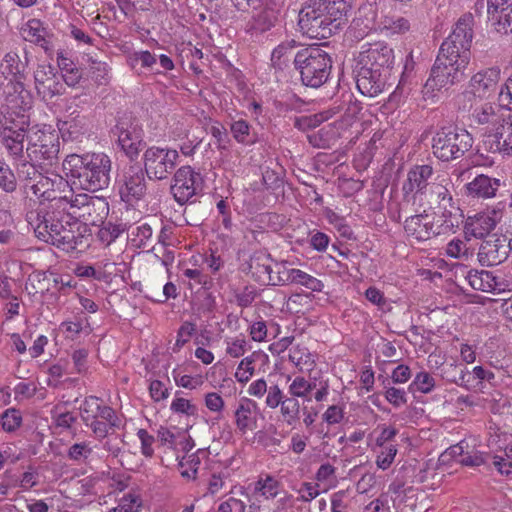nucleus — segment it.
<instances>
[{
  "instance_id": "dca6fc26",
  "label": "nucleus",
  "mask_w": 512,
  "mask_h": 512,
  "mask_svg": "<svg viewBox=\"0 0 512 512\" xmlns=\"http://www.w3.org/2000/svg\"><path fill=\"white\" fill-rule=\"evenodd\" d=\"M202 177L190 166L180 167L174 174L171 192L174 199L181 205L188 202L201 189Z\"/></svg>"
},
{
  "instance_id": "c85d7f7f",
  "label": "nucleus",
  "mask_w": 512,
  "mask_h": 512,
  "mask_svg": "<svg viewBox=\"0 0 512 512\" xmlns=\"http://www.w3.org/2000/svg\"><path fill=\"white\" fill-rule=\"evenodd\" d=\"M270 257L262 252L255 253L249 262V271L256 281L263 285L271 284L273 268L270 265Z\"/></svg>"
},
{
  "instance_id": "aec40b11",
  "label": "nucleus",
  "mask_w": 512,
  "mask_h": 512,
  "mask_svg": "<svg viewBox=\"0 0 512 512\" xmlns=\"http://www.w3.org/2000/svg\"><path fill=\"white\" fill-rule=\"evenodd\" d=\"M466 279L471 288L486 293L500 294L508 290L509 286L506 280L487 270H470Z\"/></svg>"
},
{
  "instance_id": "a18cd8bd",
  "label": "nucleus",
  "mask_w": 512,
  "mask_h": 512,
  "mask_svg": "<svg viewBox=\"0 0 512 512\" xmlns=\"http://www.w3.org/2000/svg\"><path fill=\"white\" fill-rule=\"evenodd\" d=\"M279 482L270 475L265 478L260 477L256 482L255 489L260 491L266 498H274L278 494Z\"/></svg>"
},
{
  "instance_id": "39448f33",
  "label": "nucleus",
  "mask_w": 512,
  "mask_h": 512,
  "mask_svg": "<svg viewBox=\"0 0 512 512\" xmlns=\"http://www.w3.org/2000/svg\"><path fill=\"white\" fill-rule=\"evenodd\" d=\"M67 208L74 220L80 224L98 226L109 213V204L104 197L91 196L86 193L71 195L67 199Z\"/></svg>"
},
{
  "instance_id": "0eeeda50",
  "label": "nucleus",
  "mask_w": 512,
  "mask_h": 512,
  "mask_svg": "<svg viewBox=\"0 0 512 512\" xmlns=\"http://www.w3.org/2000/svg\"><path fill=\"white\" fill-rule=\"evenodd\" d=\"M59 138L58 135L43 130H31L26 145V157L38 163L39 168L51 167L58 161Z\"/></svg>"
},
{
  "instance_id": "a211bd4d",
  "label": "nucleus",
  "mask_w": 512,
  "mask_h": 512,
  "mask_svg": "<svg viewBox=\"0 0 512 512\" xmlns=\"http://www.w3.org/2000/svg\"><path fill=\"white\" fill-rule=\"evenodd\" d=\"M113 133L118 137V144L121 150H123L130 159H134L144 146L142 131L139 126L133 122L119 121Z\"/></svg>"
},
{
  "instance_id": "412c9836",
  "label": "nucleus",
  "mask_w": 512,
  "mask_h": 512,
  "mask_svg": "<svg viewBox=\"0 0 512 512\" xmlns=\"http://www.w3.org/2000/svg\"><path fill=\"white\" fill-rule=\"evenodd\" d=\"M34 81L37 94L42 100H49L60 94L62 85L51 66L39 65L34 72Z\"/></svg>"
},
{
  "instance_id": "338daca9",
  "label": "nucleus",
  "mask_w": 512,
  "mask_h": 512,
  "mask_svg": "<svg viewBox=\"0 0 512 512\" xmlns=\"http://www.w3.org/2000/svg\"><path fill=\"white\" fill-rule=\"evenodd\" d=\"M245 509L246 505L243 501L230 497L219 505L217 512H245Z\"/></svg>"
},
{
  "instance_id": "9b49d317",
  "label": "nucleus",
  "mask_w": 512,
  "mask_h": 512,
  "mask_svg": "<svg viewBox=\"0 0 512 512\" xmlns=\"http://www.w3.org/2000/svg\"><path fill=\"white\" fill-rule=\"evenodd\" d=\"M117 184L121 199L129 204L138 202L146 194L145 171L136 164L125 167L117 176Z\"/></svg>"
},
{
  "instance_id": "bf43d9fd",
  "label": "nucleus",
  "mask_w": 512,
  "mask_h": 512,
  "mask_svg": "<svg viewBox=\"0 0 512 512\" xmlns=\"http://www.w3.org/2000/svg\"><path fill=\"white\" fill-rule=\"evenodd\" d=\"M385 398L394 407H400L407 403V396L405 390L398 389L395 387L387 388L385 392Z\"/></svg>"
},
{
  "instance_id": "603ef678",
  "label": "nucleus",
  "mask_w": 512,
  "mask_h": 512,
  "mask_svg": "<svg viewBox=\"0 0 512 512\" xmlns=\"http://www.w3.org/2000/svg\"><path fill=\"white\" fill-rule=\"evenodd\" d=\"M21 415L15 409L6 410L1 416L2 427L5 431H14L21 424Z\"/></svg>"
},
{
  "instance_id": "7c9ffc66",
  "label": "nucleus",
  "mask_w": 512,
  "mask_h": 512,
  "mask_svg": "<svg viewBox=\"0 0 512 512\" xmlns=\"http://www.w3.org/2000/svg\"><path fill=\"white\" fill-rule=\"evenodd\" d=\"M488 138H491L497 150L510 154L512 152V114L507 119L504 118V122L494 129L493 134H488Z\"/></svg>"
},
{
  "instance_id": "72a5a7b5",
  "label": "nucleus",
  "mask_w": 512,
  "mask_h": 512,
  "mask_svg": "<svg viewBox=\"0 0 512 512\" xmlns=\"http://www.w3.org/2000/svg\"><path fill=\"white\" fill-rule=\"evenodd\" d=\"M5 68L9 74L14 76L16 85L25 78V73L28 67L27 53L24 52L23 59L16 52H9L4 57Z\"/></svg>"
},
{
  "instance_id": "423d86ee",
  "label": "nucleus",
  "mask_w": 512,
  "mask_h": 512,
  "mask_svg": "<svg viewBox=\"0 0 512 512\" xmlns=\"http://www.w3.org/2000/svg\"><path fill=\"white\" fill-rule=\"evenodd\" d=\"M469 63L437 55L424 88L427 90L449 89L467 76Z\"/></svg>"
},
{
  "instance_id": "e433bc0d",
  "label": "nucleus",
  "mask_w": 512,
  "mask_h": 512,
  "mask_svg": "<svg viewBox=\"0 0 512 512\" xmlns=\"http://www.w3.org/2000/svg\"><path fill=\"white\" fill-rule=\"evenodd\" d=\"M444 218L442 226L452 229L459 225V220L462 217L461 210L456 206L453 198H447L444 202H439V207Z\"/></svg>"
},
{
  "instance_id": "4d7b16f0",
  "label": "nucleus",
  "mask_w": 512,
  "mask_h": 512,
  "mask_svg": "<svg viewBox=\"0 0 512 512\" xmlns=\"http://www.w3.org/2000/svg\"><path fill=\"white\" fill-rule=\"evenodd\" d=\"M382 450L380 454L377 456L376 464L379 468L386 470L393 463L394 458L397 454V449L394 445H388L386 447H381Z\"/></svg>"
},
{
  "instance_id": "3c124183",
  "label": "nucleus",
  "mask_w": 512,
  "mask_h": 512,
  "mask_svg": "<svg viewBox=\"0 0 512 512\" xmlns=\"http://www.w3.org/2000/svg\"><path fill=\"white\" fill-rule=\"evenodd\" d=\"M92 453V448L86 443H75L69 447L67 457L76 462L85 461Z\"/></svg>"
},
{
  "instance_id": "ddd939ff",
  "label": "nucleus",
  "mask_w": 512,
  "mask_h": 512,
  "mask_svg": "<svg viewBox=\"0 0 512 512\" xmlns=\"http://www.w3.org/2000/svg\"><path fill=\"white\" fill-rule=\"evenodd\" d=\"M298 25L303 34L309 38L327 39L335 34L325 14L320 12L316 3L300 11Z\"/></svg>"
},
{
  "instance_id": "49530a36",
  "label": "nucleus",
  "mask_w": 512,
  "mask_h": 512,
  "mask_svg": "<svg viewBox=\"0 0 512 512\" xmlns=\"http://www.w3.org/2000/svg\"><path fill=\"white\" fill-rule=\"evenodd\" d=\"M292 283L300 284L314 292H320L324 287L322 281L299 269L295 272Z\"/></svg>"
},
{
  "instance_id": "c756f323",
  "label": "nucleus",
  "mask_w": 512,
  "mask_h": 512,
  "mask_svg": "<svg viewBox=\"0 0 512 512\" xmlns=\"http://www.w3.org/2000/svg\"><path fill=\"white\" fill-rule=\"evenodd\" d=\"M29 133H21L11 130L1 132L2 143L9 155L15 159H22L26 156L25 142L28 143Z\"/></svg>"
},
{
  "instance_id": "4468645a",
  "label": "nucleus",
  "mask_w": 512,
  "mask_h": 512,
  "mask_svg": "<svg viewBox=\"0 0 512 512\" xmlns=\"http://www.w3.org/2000/svg\"><path fill=\"white\" fill-rule=\"evenodd\" d=\"M69 188V183L62 176L52 174L51 176L41 175L39 179L32 183L30 189L33 194L50 202L49 205L57 207L63 206L69 196L62 193Z\"/></svg>"
},
{
  "instance_id": "9d476101",
  "label": "nucleus",
  "mask_w": 512,
  "mask_h": 512,
  "mask_svg": "<svg viewBox=\"0 0 512 512\" xmlns=\"http://www.w3.org/2000/svg\"><path fill=\"white\" fill-rule=\"evenodd\" d=\"M178 158L174 149L150 147L144 153V171L149 179H166L175 169Z\"/></svg>"
},
{
  "instance_id": "393cba45",
  "label": "nucleus",
  "mask_w": 512,
  "mask_h": 512,
  "mask_svg": "<svg viewBox=\"0 0 512 512\" xmlns=\"http://www.w3.org/2000/svg\"><path fill=\"white\" fill-rule=\"evenodd\" d=\"M405 232L409 237L421 242L431 239L440 234L436 231L434 224L428 220V215L418 214L406 218L404 222Z\"/></svg>"
},
{
  "instance_id": "1a4fd4ad",
  "label": "nucleus",
  "mask_w": 512,
  "mask_h": 512,
  "mask_svg": "<svg viewBox=\"0 0 512 512\" xmlns=\"http://www.w3.org/2000/svg\"><path fill=\"white\" fill-rule=\"evenodd\" d=\"M473 30L469 19L461 18L452 33L443 41L438 55L470 63Z\"/></svg>"
},
{
  "instance_id": "8fccbe9b",
  "label": "nucleus",
  "mask_w": 512,
  "mask_h": 512,
  "mask_svg": "<svg viewBox=\"0 0 512 512\" xmlns=\"http://www.w3.org/2000/svg\"><path fill=\"white\" fill-rule=\"evenodd\" d=\"M315 387V384H311L304 377H296L289 386V393L293 397H306Z\"/></svg>"
},
{
  "instance_id": "0e129e2a",
  "label": "nucleus",
  "mask_w": 512,
  "mask_h": 512,
  "mask_svg": "<svg viewBox=\"0 0 512 512\" xmlns=\"http://www.w3.org/2000/svg\"><path fill=\"white\" fill-rule=\"evenodd\" d=\"M171 410L176 413L186 415H194L197 411L196 406L191 404L189 400L184 398H176L171 403Z\"/></svg>"
},
{
  "instance_id": "5701e85b",
  "label": "nucleus",
  "mask_w": 512,
  "mask_h": 512,
  "mask_svg": "<svg viewBox=\"0 0 512 512\" xmlns=\"http://www.w3.org/2000/svg\"><path fill=\"white\" fill-rule=\"evenodd\" d=\"M336 33L346 25L351 5L347 0H321L316 3Z\"/></svg>"
},
{
  "instance_id": "ea45409f",
  "label": "nucleus",
  "mask_w": 512,
  "mask_h": 512,
  "mask_svg": "<svg viewBox=\"0 0 512 512\" xmlns=\"http://www.w3.org/2000/svg\"><path fill=\"white\" fill-rule=\"evenodd\" d=\"M201 450H198L196 453L187 455L182 457L179 461L178 466L180 469V474L187 479H195L198 467L201 463L198 453Z\"/></svg>"
},
{
  "instance_id": "58836bf2",
  "label": "nucleus",
  "mask_w": 512,
  "mask_h": 512,
  "mask_svg": "<svg viewBox=\"0 0 512 512\" xmlns=\"http://www.w3.org/2000/svg\"><path fill=\"white\" fill-rule=\"evenodd\" d=\"M298 269L290 268L287 261L275 263L271 274L270 285H284L293 282L295 272Z\"/></svg>"
},
{
  "instance_id": "5fc2aeb1",
  "label": "nucleus",
  "mask_w": 512,
  "mask_h": 512,
  "mask_svg": "<svg viewBox=\"0 0 512 512\" xmlns=\"http://www.w3.org/2000/svg\"><path fill=\"white\" fill-rule=\"evenodd\" d=\"M123 231L124 228L121 225L108 222L99 230V237L101 241L110 244L118 238Z\"/></svg>"
},
{
  "instance_id": "f257e3e1",
  "label": "nucleus",
  "mask_w": 512,
  "mask_h": 512,
  "mask_svg": "<svg viewBox=\"0 0 512 512\" xmlns=\"http://www.w3.org/2000/svg\"><path fill=\"white\" fill-rule=\"evenodd\" d=\"M36 236L57 248L73 252L83 243L81 224L74 220L67 208L48 205L28 215Z\"/></svg>"
},
{
  "instance_id": "f704fd0d",
  "label": "nucleus",
  "mask_w": 512,
  "mask_h": 512,
  "mask_svg": "<svg viewBox=\"0 0 512 512\" xmlns=\"http://www.w3.org/2000/svg\"><path fill=\"white\" fill-rule=\"evenodd\" d=\"M2 123V131L6 132L7 130H11L21 133H28L31 130H36L35 128H30V116L29 115H18L16 113L7 111L4 114Z\"/></svg>"
},
{
  "instance_id": "2f4dec72",
  "label": "nucleus",
  "mask_w": 512,
  "mask_h": 512,
  "mask_svg": "<svg viewBox=\"0 0 512 512\" xmlns=\"http://www.w3.org/2000/svg\"><path fill=\"white\" fill-rule=\"evenodd\" d=\"M472 118L480 125L491 126L489 134H493L494 129L504 122V116L500 113V109L494 108L490 104H484L480 108H476L472 113Z\"/></svg>"
},
{
  "instance_id": "a19ab883",
  "label": "nucleus",
  "mask_w": 512,
  "mask_h": 512,
  "mask_svg": "<svg viewBox=\"0 0 512 512\" xmlns=\"http://www.w3.org/2000/svg\"><path fill=\"white\" fill-rule=\"evenodd\" d=\"M383 30L391 34H404L411 28L410 21L401 16H386L381 22Z\"/></svg>"
},
{
  "instance_id": "69168bd1",
  "label": "nucleus",
  "mask_w": 512,
  "mask_h": 512,
  "mask_svg": "<svg viewBox=\"0 0 512 512\" xmlns=\"http://www.w3.org/2000/svg\"><path fill=\"white\" fill-rule=\"evenodd\" d=\"M446 252L450 257L453 258L467 257L469 254L466 243L461 240H452L447 245Z\"/></svg>"
},
{
  "instance_id": "b1692460",
  "label": "nucleus",
  "mask_w": 512,
  "mask_h": 512,
  "mask_svg": "<svg viewBox=\"0 0 512 512\" xmlns=\"http://www.w3.org/2000/svg\"><path fill=\"white\" fill-rule=\"evenodd\" d=\"M79 409L84 423L101 418L110 421L112 425H117L118 417L115 411L111 407L103 405L98 397H86Z\"/></svg>"
},
{
  "instance_id": "473e14b6",
  "label": "nucleus",
  "mask_w": 512,
  "mask_h": 512,
  "mask_svg": "<svg viewBox=\"0 0 512 512\" xmlns=\"http://www.w3.org/2000/svg\"><path fill=\"white\" fill-rule=\"evenodd\" d=\"M20 90H16V94L10 95L7 99V111L18 115H29L28 112L32 108L33 100L30 92L24 89L22 82H18Z\"/></svg>"
},
{
  "instance_id": "2eb2a0df",
  "label": "nucleus",
  "mask_w": 512,
  "mask_h": 512,
  "mask_svg": "<svg viewBox=\"0 0 512 512\" xmlns=\"http://www.w3.org/2000/svg\"><path fill=\"white\" fill-rule=\"evenodd\" d=\"M353 74L359 92L365 96L376 97L389 85V75L356 61Z\"/></svg>"
},
{
  "instance_id": "7ed1b4c3",
  "label": "nucleus",
  "mask_w": 512,
  "mask_h": 512,
  "mask_svg": "<svg viewBox=\"0 0 512 512\" xmlns=\"http://www.w3.org/2000/svg\"><path fill=\"white\" fill-rule=\"evenodd\" d=\"M294 66L303 85L319 88L327 82L332 70L330 55L320 47H307L294 55Z\"/></svg>"
},
{
  "instance_id": "864d4df0",
  "label": "nucleus",
  "mask_w": 512,
  "mask_h": 512,
  "mask_svg": "<svg viewBox=\"0 0 512 512\" xmlns=\"http://www.w3.org/2000/svg\"><path fill=\"white\" fill-rule=\"evenodd\" d=\"M231 132L233 137L240 143H250V126L244 120H238L232 123Z\"/></svg>"
},
{
  "instance_id": "20e7f679",
  "label": "nucleus",
  "mask_w": 512,
  "mask_h": 512,
  "mask_svg": "<svg viewBox=\"0 0 512 512\" xmlns=\"http://www.w3.org/2000/svg\"><path fill=\"white\" fill-rule=\"evenodd\" d=\"M473 145L471 134L459 127H442L432 138V152L441 161L462 157Z\"/></svg>"
},
{
  "instance_id": "4c0bfd02",
  "label": "nucleus",
  "mask_w": 512,
  "mask_h": 512,
  "mask_svg": "<svg viewBox=\"0 0 512 512\" xmlns=\"http://www.w3.org/2000/svg\"><path fill=\"white\" fill-rule=\"evenodd\" d=\"M489 21L498 33H512V3L499 10L494 17H490Z\"/></svg>"
},
{
  "instance_id": "774afa93",
  "label": "nucleus",
  "mask_w": 512,
  "mask_h": 512,
  "mask_svg": "<svg viewBox=\"0 0 512 512\" xmlns=\"http://www.w3.org/2000/svg\"><path fill=\"white\" fill-rule=\"evenodd\" d=\"M499 102L502 106L512 110V76L507 79L505 85L501 88Z\"/></svg>"
},
{
  "instance_id": "f3484780",
  "label": "nucleus",
  "mask_w": 512,
  "mask_h": 512,
  "mask_svg": "<svg viewBox=\"0 0 512 512\" xmlns=\"http://www.w3.org/2000/svg\"><path fill=\"white\" fill-rule=\"evenodd\" d=\"M356 61L390 76L394 64L393 49L386 43L377 42L371 44L368 49L361 51Z\"/></svg>"
},
{
  "instance_id": "de8ad7c7",
  "label": "nucleus",
  "mask_w": 512,
  "mask_h": 512,
  "mask_svg": "<svg viewBox=\"0 0 512 512\" xmlns=\"http://www.w3.org/2000/svg\"><path fill=\"white\" fill-rule=\"evenodd\" d=\"M84 424L91 428L96 438L103 439L109 434L111 429L119 427V419L117 420V425H112L110 421H106L101 418H96Z\"/></svg>"
},
{
  "instance_id": "bb28decb",
  "label": "nucleus",
  "mask_w": 512,
  "mask_h": 512,
  "mask_svg": "<svg viewBox=\"0 0 512 512\" xmlns=\"http://www.w3.org/2000/svg\"><path fill=\"white\" fill-rule=\"evenodd\" d=\"M433 174L430 165H417L413 167L407 175V181L403 184L405 194L422 193L428 186V180Z\"/></svg>"
},
{
  "instance_id": "13d9d810",
  "label": "nucleus",
  "mask_w": 512,
  "mask_h": 512,
  "mask_svg": "<svg viewBox=\"0 0 512 512\" xmlns=\"http://www.w3.org/2000/svg\"><path fill=\"white\" fill-rule=\"evenodd\" d=\"M0 187L8 193L16 189V178L13 172L3 165H0Z\"/></svg>"
},
{
  "instance_id": "6e6d98bb",
  "label": "nucleus",
  "mask_w": 512,
  "mask_h": 512,
  "mask_svg": "<svg viewBox=\"0 0 512 512\" xmlns=\"http://www.w3.org/2000/svg\"><path fill=\"white\" fill-rule=\"evenodd\" d=\"M253 363L254 359L252 357L242 359L235 373V377L239 382L246 383L249 381L254 373Z\"/></svg>"
},
{
  "instance_id": "6ab92c4d",
  "label": "nucleus",
  "mask_w": 512,
  "mask_h": 512,
  "mask_svg": "<svg viewBox=\"0 0 512 512\" xmlns=\"http://www.w3.org/2000/svg\"><path fill=\"white\" fill-rule=\"evenodd\" d=\"M501 220V213L496 210L480 212L467 218L465 233L475 238L489 237L491 231Z\"/></svg>"
},
{
  "instance_id": "e2e57ef3",
  "label": "nucleus",
  "mask_w": 512,
  "mask_h": 512,
  "mask_svg": "<svg viewBox=\"0 0 512 512\" xmlns=\"http://www.w3.org/2000/svg\"><path fill=\"white\" fill-rule=\"evenodd\" d=\"M118 506V510L122 512H138L141 506L140 498L134 494L124 495Z\"/></svg>"
},
{
  "instance_id": "052dcab7",
  "label": "nucleus",
  "mask_w": 512,
  "mask_h": 512,
  "mask_svg": "<svg viewBox=\"0 0 512 512\" xmlns=\"http://www.w3.org/2000/svg\"><path fill=\"white\" fill-rule=\"evenodd\" d=\"M285 396L278 385H272L267 390L265 404L271 409H275L281 405Z\"/></svg>"
},
{
  "instance_id": "79ce46f5",
  "label": "nucleus",
  "mask_w": 512,
  "mask_h": 512,
  "mask_svg": "<svg viewBox=\"0 0 512 512\" xmlns=\"http://www.w3.org/2000/svg\"><path fill=\"white\" fill-rule=\"evenodd\" d=\"M281 415L288 425H293L299 419L300 405L295 397H285L280 405Z\"/></svg>"
},
{
  "instance_id": "4be33fe9",
  "label": "nucleus",
  "mask_w": 512,
  "mask_h": 512,
  "mask_svg": "<svg viewBox=\"0 0 512 512\" xmlns=\"http://www.w3.org/2000/svg\"><path fill=\"white\" fill-rule=\"evenodd\" d=\"M282 3L281 0H262L257 10L252 9L250 29L257 32H265L270 29L277 19Z\"/></svg>"
},
{
  "instance_id": "6e6552de",
  "label": "nucleus",
  "mask_w": 512,
  "mask_h": 512,
  "mask_svg": "<svg viewBox=\"0 0 512 512\" xmlns=\"http://www.w3.org/2000/svg\"><path fill=\"white\" fill-rule=\"evenodd\" d=\"M500 80L499 67H491L474 74L469 82V89L458 98L459 108L470 111L477 98H488L496 91Z\"/></svg>"
},
{
  "instance_id": "37998d69",
  "label": "nucleus",
  "mask_w": 512,
  "mask_h": 512,
  "mask_svg": "<svg viewBox=\"0 0 512 512\" xmlns=\"http://www.w3.org/2000/svg\"><path fill=\"white\" fill-rule=\"evenodd\" d=\"M435 387V379L428 372H419L409 386L412 392L430 393Z\"/></svg>"
},
{
  "instance_id": "c9c22d12",
  "label": "nucleus",
  "mask_w": 512,
  "mask_h": 512,
  "mask_svg": "<svg viewBox=\"0 0 512 512\" xmlns=\"http://www.w3.org/2000/svg\"><path fill=\"white\" fill-rule=\"evenodd\" d=\"M297 46L295 40L279 44L272 52L271 62L274 68L282 70L288 65L291 59H294L293 50Z\"/></svg>"
},
{
  "instance_id": "f8f14e48",
  "label": "nucleus",
  "mask_w": 512,
  "mask_h": 512,
  "mask_svg": "<svg viewBox=\"0 0 512 512\" xmlns=\"http://www.w3.org/2000/svg\"><path fill=\"white\" fill-rule=\"evenodd\" d=\"M512 238L506 234L493 233L483 240L478 250V261L482 266L503 263L512 250Z\"/></svg>"
},
{
  "instance_id": "cd10ccee",
  "label": "nucleus",
  "mask_w": 512,
  "mask_h": 512,
  "mask_svg": "<svg viewBox=\"0 0 512 512\" xmlns=\"http://www.w3.org/2000/svg\"><path fill=\"white\" fill-rule=\"evenodd\" d=\"M500 186V181L481 174L466 185L467 194L477 198H490L495 196Z\"/></svg>"
},
{
  "instance_id": "c03bdc74",
  "label": "nucleus",
  "mask_w": 512,
  "mask_h": 512,
  "mask_svg": "<svg viewBox=\"0 0 512 512\" xmlns=\"http://www.w3.org/2000/svg\"><path fill=\"white\" fill-rule=\"evenodd\" d=\"M22 162L18 168V175L23 180H30L35 183L39 177L42 175V172L38 171L39 164L33 163L26 156L20 159Z\"/></svg>"
},
{
  "instance_id": "a878e982",
  "label": "nucleus",
  "mask_w": 512,
  "mask_h": 512,
  "mask_svg": "<svg viewBox=\"0 0 512 512\" xmlns=\"http://www.w3.org/2000/svg\"><path fill=\"white\" fill-rule=\"evenodd\" d=\"M257 409V403L251 399H241L238 407L235 410V424L241 434H245L247 431H252L257 426V419L255 417V411Z\"/></svg>"
},
{
  "instance_id": "09e8293b",
  "label": "nucleus",
  "mask_w": 512,
  "mask_h": 512,
  "mask_svg": "<svg viewBox=\"0 0 512 512\" xmlns=\"http://www.w3.org/2000/svg\"><path fill=\"white\" fill-rule=\"evenodd\" d=\"M289 360L300 368L303 366H311L314 363L308 349L300 346L290 350Z\"/></svg>"
},
{
  "instance_id": "680f3d73",
  "label": "nucleus",
  "mask_w": 512,
  "mask_h": 512,
  "mask_svg": "<svg viewBox=\"0 0 512 512\" xmlns=\"http://www.w3.org/2000/svg\"><path fill=\"white\" fill-rule=\"evenodd\" d=\"M323 143H327V148L335 144V141L340 137L339 127L337 123H332L323 126L320 129Z\"/></svg>"
},
{
  "instance_id": "f03ea898",
  "label": "nucleus",
  "mask_w": 512,
  "mask_h": 512,
  "mask_svg": "<svg viewBox=\"0 0 512 512\" xmlns=\"http://www.w3.org/2000/svg\"><path fill=\"white\" fill-rule=\"evenodd\" d=\"M111 160L104 153L70 154L63 161V169L81 189L96 192L110 183Z\"/></svg>"
}]
</instances>
